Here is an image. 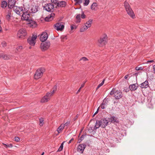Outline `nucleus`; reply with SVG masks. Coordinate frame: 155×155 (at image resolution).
Wrapping results in <instances>:
<instances>
[{
  "instance_id": "27",
  "label": "nucleus",
  "mask_w": 155,
  "mask_h": 155,
  "mask_svg": "<svg viewBox=\"0 0 155 155\" xmlns=\"http://www.w3.org/2000/svg\"><path fill=\"white\" fill-rule=\"evenodd\" d=\"M100 126L102 127V125L100 123V121H97L94 127V129H96L98 128Z\"/></svg>"
},
{
  "instance_id": "56",
  "label": "nucleus",
  "mask_w": 155,
  "mask_h": 155,
  "mask_svg": "<svg viewBox=\"0 0 155 155\" xmlns=\"http://www.w3.org/2000/svg\"><path fill=\"white\" fill-rule=\"evenodd\" d=\"M81 141L82 140L80 139H79L78 140V143H79L80 142H81Z\"/></svg>"
},
{
  "instance_id": "48",
  "label": "nucleus",
  "mask_w": 155,
  "mask_h": 155,
  "mask_svg": "<svg viewBox=\"0 0 155 155\" xmlns=\"http://www.w3.org/2000/svg\"><path fill=\"white\" fill-rule=\"evenodd\" d=\"M94 5L92 4L91 6V8L92 9L94 10L95 9V8L94 7Z\"/></svg>"
},
{
  "instance_id": "34",
  "label": "nucleus",
  "mask_w": 155,
  "mask_h": 155,
  "mask_svg": "<svg viewBox=\"0 0 155 155\" xmlns=\"http://www.w3.org/2000/svg\"><path fill=\"white\" fill-rule=\"evenodd\" d=\"M2 144L5 146V147L6 148L8 147H12V144L7 145L4 143H3Z\"/></svg>"
},
{
  "instance_id": "38",
  "label": "nucleus",
  "mask_w": 155,
  "mask_h": 155,
  "mask_svg": "<svg viewBox=\"0 0 155 155\" xmlns=\"http://www.w3.org/2000/svg\"><path fill=\"white\" fill-rule=\"evenodd\" d=\"M77 4H80L82 3V0H74Z\"/></svg>"
},
{
  "instance_id": "58",
  "label": "nucleus",
  "mask_w": 155,
  "mask_h": 155,
  "mask_svg": "<svg viewBox=\"0 0 155 155\" xmlns=\"http://www.w3.org/2000/svg\"><path fill=\"white\" fill-rule=\"evenodd\" d=\"M92 4H94V6H96L97 5V4L96 3H94Z\"/></svg>"
},
{
  "instance_id": "10",
  "label": "nucleus",
  "mask_w": 155,
  "mask_h": 155,
  "mask_svg": "<svg viewBox=\"0 0 155 155\" xmlns=\"http://www.w3.org/2000/svg\"><path fill=\"white\" fill-rule=\"evenodd\" d=\"M51 97L49 93H47L41 99V102L43 103L47 102L50 100Z\"/></svg>"
},
{
  "instance_id": "5",
  "label": "nucleus",
  "mask_w": 155,
  "mask_h": 155,
  "mask_svg": "<svg viewBox=\"0 0 155 155\" xmlns=\"http://www.w3.org/2000/svg\"><path fill=\"white\" fill-rule=\"evenodd\" d=\"M107 37L106 35L104 34L101 36L98 41L100 43V46H102L105 45L107 43Z\"/></svg>"
},
{
  "instance_id": "51",
  "label": "nucleus",
  "mask_w": 155,
  "mask_h": 155,
  "mask_svg": "<svg viewBox=\"0 0 155 155\" xmlns=\"http://www.w3.org/2000/svg\"><path fill=\"white\" fill-rule=\"evenodd\" d=\"M73 138H72L71 140H70L68 142V143L69 144V143H70L73 140Z\"/></svg>"
},
{
  "instance_id": "13",
  "label": "nucleus",
  "mask_w": 155,
  "mask_h": 155,
  "mask_svg": "<svg viewBox=\"0 0 155 155\" xmlns=\"http://www.w3.org/2000/svg\"><path fill=\"white\" fill-rule=\"evenodd\" d=\"M81 16V18H83L84 19L86 17V16L85 15L84 12H82L81 15L79 14H77V15L76 16V23H79L81 21V18L80 17Z\"/></svg>"
},
{
  "instance_id": "37",
  "label": "nucleus",
  "mask_w": 155,
  "mask_h": 155,
  "mask_svg": "<svg viewBox=\"0 0 155 155\" xmlns=\"http://www.w3.org/2000/svg\"><path fill=\"white\" fill-rule=\"evenodd\" d=\"M89 3V0H84V5L85 6L87 5Z\"/></svg>"
},
{
  "instance_id": "45",
  "label": "nucleus",
  "mask_w": 155,
  "mask_h": 155,
  "mask_svg": "<svg viewBox=\"0 0 155 155\" xmlns=\"http://www.w3.org/2000/svg\"><path fill=\"white\" fill-rule=\"evenodd\" d=\"M140 74V72H138V71H137V72L135 73L134 74H133V75H134V76H135V77H137V75L138 74Z\"/></svg>"
},
{
  "instance_id": "24",
  "label": "nucleus",
  "mask_w": 155,
  "mask_h": 155,
  "mask_svg": "<svg viewBox=\"0 0 155 155\" xmlns=\"http://www.w3.org/2000/svg\"><path fill=\"white\" fill-rule=\"evenodd\" d=\"M65 126V124H62L58 128L57 131L58 133V134L61 132L64 129V127Z\"/></svg>"
},
{
  "instance_id": "41",
  "label": "nucleus",
  "mask_w": 155,
  "mask_h": 155,
  "mask_svg": "<svg viewBox=\"0 0 155 155\" xmlns=\"http://www.w3.org/2000/svg\"><path fill=\"white\" fill-rule=\"evenodd\" d=\"M1 45L3 47H5L6 45V42L3 41L2 42Z\"/></svg>"
},
{
  "instance_id": "7",
  "label": "nucleus",
  "mask_w": 155,
  "mask_h": 155,
  "mask_svg": "<svg viewBox=\"0 0 155 155\" xmlns=\"http://www.w3.org/2000/svg\"><path fill=\"white\" fill-rule=\"evenodd\" d=\"M36 35H33L31 37H29L27 39L28 43L31 46H34L36 43Z\"/></svg>"
},
{
  "instance_id": "64",
  "label": "nucleus",
  "mask_w": 155,
  "mask_h": 155,
  "mask_svg": "<svg viewBox=\"0 0 155 155\" xmlns=\"http://www.w3.org/2000/svg\"><path fill=\"white\" fill-rule=\"evenodd\" d=\"M31 47H29V48L30 49H31Z\"/></svg>"
},
{
  "instance_id": "36",
  "label": "nucleus",
  "mask_w": 155,
  "mask_h": 155,
  "mask_svg": "<svg viewBox=\"0 0 155 155\" xmlns=\"http://www.w3.org/2000/svg\"><path fill=\"white\" fill-rule=\"evenodd\" d=\"M135 69L136 71H138L139 70H142L143 69V68L142 67H139L138 66L136 67Z\"/></svg>"
},
{
  "instance_id": "12",
  "label": "nucleus",
  "mask_w": 155,
  "mask_h": 155,
  "mask_svg": "<svg viewBox=\"0 0 155 155\" xmlns=\"http://www.w3.org/2000/svg\"><path fill=\"white\" fill-rule=\"evenodd\" d=\"M100 121L102 125V127L104 128L108 124L109 119L107 118H102Z\"/></svg>"
},
{
  "instance_id": "59",
  "label": "nucleus",
  "mask_w": 155,
  "mask_h": 155,
  "mask_svg": "<svg viewBox=\"0 0 155 155\" xmlns=\"http://www.w3.org/2000/svg\"><path fill=\"white\" fill-rule=\"evenodd\" d=\"M86 82V81H84L83 83V84H84V85L85 84V83Z\"/></svg>"
},
{
  "instance_id": "49",
  "label": "nucleus",
  "mask_w": 155,
  "mask_h": 155,
  "mask_svg": "<svg viewBox=\"0 0 155 155\" xmlns=\"http://www.w3.org/2000/svg\"><path fill=\"white\" fill-rule=\"evenodd\" d=\"M84 135H82L80 138V139L81 140H82L84 139Z\"/></svg>"
},
{
  "instance_id": "61",
  "label": "nucleus",
  "mask_w": 155,
  "mask_h": 155,
  "mask_svg": "<svg viewBox=\"0 0 155 155\" xmlns=\"http://www.w3.org/2000/svg\"><path fill=\"white\" fill-rule=\"evenodd\" d=\"M99 107L97 109V111H98H98H99Z\"/></svg>"
},
{
  "instance_id": "35",
  "label": "nucleus",
  "mask_w": 155,
  "mask_h": 155,
  "mask_svg": "<svg viewBox=\"0 0 155 155\" xmlns=\"http://www.w3.org/2000/svg\"><path fill=\"white\" fill-rule=\"evenodd\" d=\"M64 142H63L61 145L60 146V147L59 148L58 151H61L63 149V143Z\"/></svg>"
},
{
  "instance_id": "46",
  "label": "nucleus",
  "mask_w": 155,
  "mask_h": 155,
  "mask_svg": "<svg viewBox=\"0 0 155 155\" xmlns=\"http://www.w3.org/2000/svg\"><path fill=\"white\" fill-rule=\"evenodd\" d=\"M81 60H82L84 61H86L88 60L85 57H83L81 59Z\"/></svg>"
},
{
  "instance_id": "31",
  "label": "nucleus",
  "mask_w": 155,
  "mask_h": 155,
  "mask_svg": "<svg viewBox=\"0 0 155 155\" xmlns=\"http://www.w3.org/2000/svg\"><path fill=\"white\" fill-rule=\"evenodd\" d=\"M88 28L85 25L82 26L80 29V31L83 32L86 31Z\"/></svg>"
},
{
  "instance_id": "23",
  "label": "nucleus",
  "mask_w": 155,
  "mask_h": 155,
  "mask_svg": "<svg viewBox=\"0 0 155 155\" xmlns=\"http://www.w3.org/2000/svg\"><path fill=\"white\" fill-rule=\"evenodd\" d=\"M57 86L55 85L52 88V90L50 92H48L51 96H52L54 93L57 91Z\"/></svg>"
},
{
  "instance_id": "17",
  "label": "nucleus",
  "mask_w": 155,
  "mask_h": 155,
  "mask_svg": "<svg viewBox=\"0 0 155 155\" xmlns=\"http://www.w3.org/2000/svg\"><path fill=\"white\" fill-rule=\"evenodd\" d=\"M54 15L55 14L54 13H51L50 15H49L45 18V21H51L53 19Z\"/></svg>"
},
{
  "instance_id": "60",
  "label": "nucleus",
  "mask_w": 155,
  "mask_h": 155,
  "mask_svg": "<svg viewBox=\"0 0 155 155\" xmlns=\"http://www.w3.org/2000/svg\"><path fill=\"white\" fill-rule=\"evenodd\" d=\"M130 77V76H129V75H127V77H126V78H127L128 77Z\"/></svg>"
},
{
  "instance_id": "3",
  "label": "nucleus",
  "mask_w": 155,
  "mask_h": 155,
  "mask_svg": "<svg viewBox=\"0 0 155 155\" xmlns=\"http://www.w3.org/2000/svg\"><path fill=\"white\" fill-rule=\"evenodd\" d=\"M50 45L51 43L49 41L42 42L41 44L40 48L42 51H45L49 48Z\"/></svg>"
},
{
  "instance_id": "11",
  "label": "nucleus",
  "mask_w": 155,
  "mask_h": 155,
  "mask_svg": "<svg viewBox=\"0 0 155 155\" xmlns=\"http://www.w3.org/2000/svg\"><path fill=\"white\" fill-rule=\"evenodd\" d=\"M44 69L43 68H41L38 69L34 74L35 77H41L42 76L44 72Z\"/></svg>"
},
{
  "instance_id": "30",
  "label": "nucleus",
  "mask_w": 155,
  "mask_h": 155,
  "mask_svg": "<svg viewBox=\"0 0 155 155\" xmlns=\"http://www.w3.org/2000/svg\"><path fill=\"white\" fill-rule=\"evenodd\" d=\"M110 120L111 122L113 123H117V118L115 117H111L110 119Z\"/></svg>"
},
{
  "instance_id": "63",
  "label": "nucleus",
  "mask_w": 155,
  "mask_h": 155,
  "mask_svg": "<svg viewBox=\"0 0 155 155\" xmlns=\"http://www.w3.org/2000/svg\"><path fill=\"white\" fill-rule=\"evenodd\" d=\"M124 7L125 8H126V6L125 5V4H124Z\"/></svg>"
},
{
  "instance_id": "22",
  "label": "nucleus",
  "mask_w": 155,
  "mask_h": 155,
  "mask_svg": "<svg viewBox=\"0 0 155 155\" xmlns=\"http://www.w3.org/2000/svg\"><path fill=\"white\" fill-rule=\"evenodd\" d=\"M129 88L131 91H135L137 88V84H135L130 85L129 86Z\"/></svg>"
},
{
  "instance_id": "18",
  "label": "nucleus",
  "mask_w": 155,
  "mask_h": 155,
  "mask_svg": "<svg viewBox=\"0 0 155 155\" xmlns=\"http://www.w3.org/2000/svg\"><path fill=\"white\" fill-rule=\"evenodd\" d=\"M0 58L5 60H8L12 58V56H9L2 53L0 54Z\"/></svg>"
},
{
  "instance_id": "2",
  "label": "nucleus",
  "mask_w": 155,
  "mask_h": 155,
  "mask_svg": "<svg viewBox=\"0 0 155 155\" xmlns=\"http://www.w3.org/2000/svg\"><path fill=\"white\" fill-rule=\"evenodd\" d=\"M110 94L114 97L117 99H119L122 97V93L119 91L113 89L111 91Z\"/></svg>"
},
{
  "instance_id": "44",
  "label": "nucleus",
  "mask_w": 155,
  "mask_h": 155,
  "mask_svg": "<svg viewBox=\"0 0 155 155\" xmlns=\"http://www.w3.org/2000/svg\"><path fill=\"white\" fill-rule=\"evenodd\" d=\"M15 140L16 142H18L20 140V138L18 137H15Z\"/></svg>"
},
{
  "instance_id": "21",
  "label": "nucleus",
  "mask_w": 155,
  "mask_h": 155,
  "mask_svg": "<svg viewBox=\"0 0 155 155\" xmlns=\"http://www.w3.org/2000/svg\"><path fill=\"white\" fill-rule=\"evenodd\" d=\"M28 24H30V26L31 27H35L37 25L36 22L35 21L31 19V18H30L29 20L28 21Z\"/></svg>"
},
{
  "instance_id": "43",
  "label": "nucleus",
  "mask_w": 155,
  "mask_h": 155,
  "mask_svg": "<svg viewBox=\"0 0 155 155\" xmlns=\"http://www.w3.org/2000/svg\"><path fill=\"white\" fill-rule=\"evenodd\" d=\"M10 15L9 14H8L6 16V18L7 20L9 21L10 19Z\"/></svg>"
},
{
  "instance_id": "53",
  "label": "nucleus",
  "mask_w": 155,
  "mask_h": 155,
  "mask_svg": "<svg viewBox=\"0 0 155 155\" xmlns=\"http://www.w3.org/2000/svg\"><path fill=\"white\" fill-rule=\"evenodd\" d=\"M81 89L80 88L78 90L76 93L77 94L78 93L80 92Z\"/></svg>"
},
{
  "instance_id": "19",
  "label": "nucleus",
  "mask_w": 155,
  "mask_h": 155,
  "mask_svg": "<svg viewBox=\"0 0 155 155\" xmlns=\"http://www.w3.org/2000/svg\"><path fill=\"white\" fill-rule=\"evenodd\" d=\"M149 83L147 81H146L143 83L140 84L139 86L142 88H145L149 86Z\"/></svg>"
},
{
  "instance_id": "26",
  "label": "nucleus",
  "mask_w": 155,
  "mask_h": 155,
  "mask_svg": "<svg viewBox=\"0 0 155 155\" xmlns=\"http://www.w3.org/2000/svg\"><path fill=\"white\" fill-rule=\"evenodd\" d=\"M92 21L93 20L90 19L84 25L88 28L91 26V24L92 23Z\"/></svg>"
},
{
  "instance_id": "28",
  "label": "nucleus",
  "mask_w": 155,
  "mask_h": 155,
  "mask_svg": "<svg viewBox=\"0 0 155 155\" xmlns=\"http://www.w3.org/2000/svg\"><path fill=\"white\" fill-rule=\"evenodd\" d=\"M8 5V3L6 1H4L2 2L1 6L2 8H5Z\"/></svg>"
},
{
  "instance_id": "1",
  "label": "nucleus",
  "mask_w": 155,
  "mask_h": 155,
  "mask_svg": "<svg viewBox=\"0 0 155 155\" xmlns=\"http://www.w3.org/2000/svg\"><path fill=\"white\" fill-rule=\"evenodd\" d=\"M24 9L22 7H19V8L22 13L21 16V19L22 20L28 21L31 18L30 14L28 12L29 8H25L24 7Z\"/></svg>"
},
{
  "instance_id": "47",
  "label": "nucleus",
  "mask_w": 155,
  "mask_h": 155,
  "mask_svg": "<svg viewBox=\"0 0 155 155\" xmlns=\"http://www.w3.org/2000/svg\"><path fill=\"white\" fill-rule=\"evenodd\" d=\"M51 1L52 2L56 4L58 0H51Z\"/></svg>"
},
{
  "instance_id": "32",
  "label": "nucleus",
  "mask_w": 155,
  "mask_h": 155,
  "mask_svg": "<svg viewBox=\"0 0 155 155\" xmlns=\"http://www.w3.org/2000/svg\"><path fill=\"white\" fill-rule=\"evenodd\" d=\"M107 106V103L105 102H103L101 105L100 106L102 109H104L105 107Z\"/></svg>"
},
{
  "instance_id": "54",
  "label": "nucleus",
  "mask_w": 155,
  "mask_h": 155,
  "mask_svg": "<svg viewBox=\"0 0 155 155\" xmlns=\"http://www.w3.org/2000/svg\"><path fill=\"white\" fill-rule=\"evenodd\" d=\"M153 69L154 72L155 73V65L153 66Z\"/></svg>"
},
{
  "instance_id": "8",
  "label": "nucleus",
  "mask_w": 155,
  "mask_h": 155,
  "mask_svg": "<svg viewBox=\"0 0 155 155\" xmlns=\"http://www.w3.org/2000/svg\"><path fill=\"white\" fill-rule=\"evenodd\" d=\"M44 9L48 12H52L54 9V6L52 3H48L45 4Z\"/></svg>"
},
{
  "instance_id": "29",
  "label": "nucleus",
  "mask_w": 155,
  "mask_h": 155,
  "mask_svg": "<svg viewBox=\"0 0 155 155\" xmlns=\"http://www.w3.org/2000/svg\"><path fill=\"white\" fill-rule=\"evenodd\" d=\"M19 7L18 8H19ZM13 10L15 13L19 15H20L21 14H22L19 8L18 9L17 8H14Z\"/></svg>"
},
{
  "instance_id": "42",
  "label": "nucleus",
  "mask_w": 155,
  "mask_h": 155,
  "mask_svg": "<svg viewBox=\"0 0 155 155\" xmlns=\"http://www.w3.org/2000/svg\"><path fill=\"white\" fill-rule=\"evenodd\" d=\"M77 26L74 25H72L71 26V30H72L74 28H76Z\"/></svg>"
},
{
  "instance_id": "9",
  "label": "nucleus",
  "mask_w": 155,
  "mask_h": 155,
  "mask_svg": "<svg viewBox=\"0 0 155 155\" xmlns=\"http://www.w3.org/2000/svg\"><path fill=\"white\" fill-rule=\"evenodd\" d=\"M54 28L57 31H62L64 28V25L61 22L58 23L54 25Z\"/></svg>"
},
{
  "instance_id": "15",
  "label": "nucleus",
  "mask_w": 155,
  "mask_h": 155,
  "mask_svg": "<svg viewBox=\"0 0 155 155\" xmlns=\"http://www.w3.org/2000/svg\"><path fill=\"white\" fill-rule=\"evenodd\" d=\"M15 0H8V7L10 8H14L15 3Z\"/></svg>"
},
{
  "instance_id": "52",
  "label": "nucleus",
  "mask_w": 155,
  "mask_h": 155,
  "mask_svg": "<svg viewBox=\"0 0 155 155\" xmlns=\"http://www.w3.org/2000/svg\"><path fill=\"white\" fill-rule=\"evenodd\" d=\"M69 124V122H67L65 124H65V126L68 125Z\"/></svg>"
},
{
  "instance_id": "55",
  "label": "nucleus",
  "mask_w": 155,
  "mask_h": 155,
  "mask_svg": "<svg viewBox=\"0 0 155 155\" xmlns=\"http://www.w3.org/2000/svg\"><path fill=\"white\" fill-rule=\"evenodd\" d=\"M98 113V111H96L95 113L93 115V117H94V116L96 114Z\"/></svg>"
},
{
  "instance_id": "40",
  "label": "nucleus",
  "mask_w": 155,
  "mask_h": 155,
  "mask_svg": "<svg viewBox=\"0 0 155 155\" xmlns=\"http://www.w3.org/2000/svg\"><path fill=\"white\" fill-rule=\"evenodd\" d=\"M22 49V47L21 46H20L18 47L16 49L17 51H19Z\"/></svg>"
},
{
  "instance_id": "14",
  "label": "nucleus",
  "mask_w": 155,
  "mask_h": 155,
  "mask_svg": "<svg viewBox=\"0 0 155 155\" xmlns=\"http://www.w3.org/2000/svg\"><path fill=\"white\" fill-rule=\"evenodd\" d=\"M48 38V35L47 33L43 32L41 35L40 39L42 42L46 41Z\"/></svg>"
},
{
  "instance_id": "33",
  "label": "nucleus",
  "mask_w": 155,
  "mask_h": 155,
  "mask_svg": "<svg viewBox=\"0 0 155 155\" xmlns=\"http://www.w3.org/2000/svg\"><path fill=\"white\" fill-rule=\"evenodd\" d=\"M105 81V79H103L102 82L98 85L96 88L97 90L99 89L103 85V84H104Z\"/></svg>"
},
{
  "instance_id": "16",
  "label": "nucleus",
  "mask_w": 155,
  "mask_h": 155,
  "mask_svg": "<svg viewBox=\"0 0 155 155\" xmlns=\"http://www.w3.org/2000/svg\"><path fill=\"white\" fill-rule=\"evenodd\" d=\"M86 145L85 144H79L77 147V150L78 152H81L82 153Z\"/></svg>"
},
{
  "instance_id": "57",
  "label": "nucleus",
  "mask_w": 155,
  "mask_h": 155,
  "mask_svg": "<svg viewBox=\"0 0 155 155\" xmlns=\"http://www.w3.org/2000/svg\"><path fill=\"white\" fill-rule=\"evenodd\" d=\"M84 84H82L81 85V87H80V88L81 89L82 87H84Z\"/></svg>"
},
{
  "instance_id": "6",
  "label": "nucleus",
  "mask_w": 155,
  "mask_h": 155,
  "mask_svg": "<svg viewBox=\"0 0 155 155\" xmlns=\"http://www.w3.org/2000/svg\"><path fill=\"white\" fill-rule=\"evenodd\" d=\"M127 12L129 16L133 19L135 18V15L129 5L127 3Z\"/></svg>"
},
{
  "instance_id": "20",
  "label": "nucleus",
  "mask_w": 155,
  "mask_h": 155,
  "mask_svg": "<svg viewBox=\"0 0 155 155\" xmlns=\"http://www.w3.org/2000/svg\"><path fill=\"white\" fill-rule=\"evenodd\" d=\"M66 2L64 1H61L57 3V5L58 7H64L66 6Z\"/></svg>"
},
{
  "instance_id": "4",
  "label": "nucleus",
  "mask_w": 155,
  "mask_h": 155,
  "mask_svg": "<svg viewBox=\"0 0 155 155\" xmlns=\"http://www.w3.org/2000/svg\"><path fill=\"white\" fill-rule=\"evenodd\" d=\"M26 35V30L25 29L21 28L18 31L17 34V37L19 38L23 39Z\"/></svg>"
},
{
  "instance_id": "50",
  "label": "nucleus",
  "mask_w": 155,
  "mask_h": 155,
  "mask_svg": "<svg viewBox=\"0 0 155 155\" xmlns=\"http://www.w3.org/2000/svg\"><path fill=\"white\" fill-rule=\"evenodd\" d=\"M154 61L153 60H151V61H147V63H151V62H153Z\"/></svg>"
},
{
  "instance_id": "62",
  "label": "nucleus",
  "mask_w": 155,
  "mask_h": 155,
  "mask_svg": "<svg viewBox=\"0 0 155 155\" xmlns=\"http://www.w3.org/2000/svg\"><path fill=\"white\" fill-rule=\"evenodd\" d=\"M44 154V152H43L42 153V154H41V155H43Z\"/></svg>"
},
{
  "instance_id": "39",
  "label": "nucleus",
  "mask_w": 155,
  "mask_h": 155,
  "mask_svg": "<svg viewBox=\"0 0 155 155\" xmlns=\"http://www.w3.org/2000/svg\"><path fill=\"white\" fill-rule=\"evenodd\" d=\"M40 123L39 124L41 126H42L43 124V120L42 119H39Z\"/></svg>"
},
{
  "instance_id": "25",
  "label": "nucleus",
  "mask_w": 155,
  "mask_h": 155,
  "mask_svg": "<svg viewBox=\"0 0 155 155\" xmlns=\"http://www.w3.org/2000/svg\"><path fill=\"white\" fill-rule=\"evenodd\" d=\"M38 11V7L36 6H33L29 11V12L35 13L37 12Z\"/></svg>"
}]
</instances>
